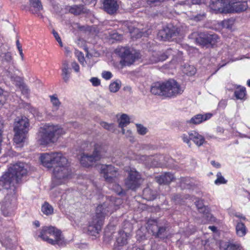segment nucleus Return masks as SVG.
Returning a JSON list of instances; mask_svg holds the SVG:
<instances>
[{
  "label": "nucleus",
  "mask_w": 250,
  "mask_h": 250,
  "mask_svg": "<svg viewBox=\"0 0 250 250\" xmlns=\"http://www.w3.org/2000/svg\"><path fill=\"white\" fill-rule=\"evenodd\" d=\"M30 4L31 6L39 11L42 8L41 2L40 0H30Z\"/></svg>",
  "instance_id": "obj_38"
},
{
  "label": "nucleus",
  "mask_w": 250,
  "mask_h": 250,
  "mask_svg": "<svg viewBox=\"0 0 250 250\" xmlns=\"http://www.w3.org/2000/svg\"><path fill=\"white\" fill-rule=\"evenodd\" d=\"M180 185L183 188H186V186H191L190 179L188 177H182L181 179Z\"/></svg>",
  "instance_id": "obj_43"
},
{
  "label": "nucleus",
  "mask_w": 250,
  "mask_h": 250,
  "mask_svg": "<svg viewBox=\"0 0 250 250\" xmlns=\"http://www.w3.org/2000/svg\"><path fill=\"white\" fill-rule=\"evenodd\" d=\"M217 179L215 180L214 183L217 185L221 184H225L227 182V180H226L224 177L222 175L220 172H218L216 175Z\"/></svg>",
  "instance_id": "obj_36"
},
{
  "label": "nucleus",
  "mask_w": 250,
  "mask_h": 250,
  "mask_svg": "<svg viewBox=\"0 0 250 250\" xmlns=\"http://www.w3.org/2000/svg\"><path fill=\"white\" fill-rule=\"evenodd\" d=\"M196 72V68L193 65H188L187 67H185L184 73L187 75L192 76Z\"/></svg>",
  "instance_id": "obj_41"
},
{
  "label": "nucleus",
  "mask_w": 250,
  "mask_h": 250,
  "mask_svg": "<svg viewBox=\"0 0 250 250\" xmlns=\"http://www.w3.org/2000/svg\"><path fill=\"white\" fill-rule=\"evenodd\" d=\"M8 72L9 73V77L11 79V80L13 82H16V84L19 85L20 86H21V78L18 76L12 75V74H10V70H8Z\"/></svg>",
  "instance_id": "obj_44"
},
{
  "label": "nucleus",
  "mask_w": 250,
  "mask_h": 250,
  "mask_svg": "<svg viewBox=\"0 0 250 250\" xmlns=\"http://www.w3.org/2000/svg\"><path fill=\"white\" fill-rule=\"evenodd\" d=\"M172 200L174 201L175 204H182V197L180 195H174L172 197Z\"/></svg>",
  "instance_id": "obj_50"
},
{
  "label": "nucleus",
  "mask_w": 250,
  "mask_h": 250,
  "mask_svg": "<svg viewBox=\"0 0 250 250\" xmlns=\"http://www.w3.org/2000/svg\"><path fill=\"white\" fill-rule=\"evenodd\" d=\"M1 210L5 216H10L12 213L13 207L9 196H6L4 201L1 203Z\"/></svg>",
  "instance_id": "obj_19"
},
{
  "label": "nucleus",
  "mask_w": 250,
  "mask_h": 250,
  "mask_svg": "<svg viewBox=\"0 0 250 250\" xmlns=\"http://www.w3.org/2000/svg\"><path fill=\"white\" fill-rule=\"evenodd\" d=\"M71 66L72 68L75 70L76 72H79L80 70V67L79 64L75 62H72Z\"/></svg>",
  "instance_id": "obj_53"
},
{
  "label": "nucleus",
  "mask_w": 250,
  "mask_h": 250,
  "mask_svg": "<svg viewBox=\"0 0 250 250\" xmlns=\"http://www.w3.org/2000/svg\"><path fill=\"white\" fill-rule=\"evenodd\" d=\"M122 200L120 198H112L109 202H105L99 205L96 210V215L89 222L88 226V231L91 235H96L101 230L104 221L106 216L112 214L119 208L122 204Z\"/></svg>",
  "instance_id": "obj_2"
},
{
  "label": "nucleus",
  "mask_w": 250,
  "mask_h": 250,
  "mask_svg": "<svg viewBox=\"0 0 250 250\" xmlns=\"http://www.w3.org/2000/svg\"><path fill=\"white\" fill-rule=\"evenodd\" d=\"M1 241V243L2 244V245H4L5 247H7V248H10V246H11V239L9 238L8 237V238H1V240H0Z\"/></svg>",
  "instance_id": "obj_48"
},
{
  "label": "nucleus",
  "mask_w": 250,
  "mask_h": 250,
  "mask_svg": "<svg viewBox=\"0 0 250 250\" xmlns=\"http://www.w3.org/2000/svg\"><path fill=\"white\" fill-rule=\"evenodd\" d=\"M248 8L247 0H231L229 5L228 12L240 13L246 10Z\"/></svg>",
  "instance_id": "obj_16"
},
{
  "label": "nucleus",
  "mask_w": 250,
  "mask_h": 250,
  "mask_svg": "<svg viewBox=\"0 0 250 250\" xmlns=\"http://www.w3.org/2000/svg\"><path fill=\"white\" fill-rule=\"evenodd\" d=\"M246 95L245 87H241L236 89L234 91V95L237 99L244 100Z\"/></svg>",
  "instance_id": "obj_31"
},
{
  "label": "nucleus",
  "mask_w": 250,
  "mask_h": 250,
  "mask_svg": "<svg viewBox=\"0 0 250 250\" xmlns=\"http://www.w3.org/2000/svg\"><path fill=\"white\" fill-rule=\"evenodd\" d=\"M136 127L137 129V132L140 135H145L147 131V129L146 127L144 126L141 124H136Z\"/></svg>",
  "instance_id": "obj_42"
},
{
  "label": "nucleus",
  "mask_w": 250,
  "mask_h": 250,
  "mask_svg": "<svg viewBox=\"0 0 250 250\" xmlns=\"http://www.w3.org/2000/svg\"><path fill=\"white\" fill-rule=\"evenodd\" d=\"M237 235L240 237H243L247 233V229L244 223L238 222L235 227Z\"/></svg>",
  "instance_id": "obj_27"
},
{
  "label": "nucleus",
  "mask_w": 250,
  "mask_h": 250,
  "mask_svg": "<svg viewBox=\"0 0 250 250\" xmlns=\"http://www.w3.org/2000/svg\"><path fill=\"white\" fill-rule=\"evenodd\" d=\"M147 229L148 232L155 238L164 240L169 235L167 227L156 221L148 222Z\"/></svg>",
  "instance_id": "obj_11"
},
{
  "label": "nucleus",
  "mask_w": 250,
  "mask_h": 250,
  "mask_svg": "<svg viewBox=\"0 0 250 250\" xmlns=\"http://www.w3.org/2000/svg\"><path fill=\"white\" fill-rule=\"evenodd\" d=\"M3 128V122L1 118L0 117V153H1V143H2V129Z\"/></svg>",
  "instance_id": "obj_52"
},
{
  "label": "nucleus",
  "mask_w": 250,
  "mask_h": 250,
  "mask_svg": "<svg viewBox=\"0 0 250 250\" xmlns=\"http://www.w3.org/2000/svg\"><path fill=\"white\" fill-rule=\"evenodd\" d=\"M164 0H147V2L148 4H151L158 2H162Z\"/></svg>",
  "instance_id": "obj_59"
},
{
  "label": "nucleus",
  "mask_w": 250,
  "mask_h": 250,
  "mask_svg": "<svg viewBox=\"0 0 250 250\" xmlns=\"http://www.w3.org/2000/svg\"><path fill=\"white\" fill-rule=\"evenodd\" d=\"M206 14L204 12H200L197 14H193L190 16V19L194 21H199L204 20Z\"/></svg>",
  "instance_id": "obj_34"
},
{
  "label": "nucleus",
  "mask_w": 250,
  "mask_h": 250,
  "mask_svg": "<svg viewBox=\"0 0 250 250\" xmlns=\"http://www.w3.org/2000/svg\"><path fill=\"white\" fill-rule=\"evenodd\" d=\"M0 56L2 59V62L3 63L6 62L10 65L14 66V63L11 54L10 52L2 53Z\"/></svg>",
  "instance_id": "obj_29"
},
{
  "label": "nucleus",
  "mask_w": 250,
  "mask_h": 250,
  "mask_svg": "<svg viewBox=\"0 0 250 250\" xmlns=\"http://www.w3.org/2000/svg\"><path fill=\"white\" fill-rule=\"evenodd\" d=\"M207 139H215L216 138V137L215 136H214L213 135H209L208 134H206V137H205Z\"/></svg>",
  "instance_id": "obj_63"
},
{
  "label": "nucleus",
  "mask_w": 250,
  "mask_h": 250,
  "mask_svg": "<svg viewBox=\"0 0 250 250\" xmlns=\"http://www.w3.org/2000/svg\"><path fill=\"white\" fill-rule=\"evenodd\" d=\"M52 33L56 41L60 40V39H61V38L59 37L58 33L55 30H53Z\"/></svg>",
  "instance_id": "obj_60"
},
{
  "label": "nucleus",
  "mask_w": 250,
  "mask_h": 250,
  "mask_svg": "<svg viewBox=\"0 0 250 250\" xmlns=\"http://www.w3.org/2000/svg\"><path fill=\"white\" fill-rule=\"evenodd\" d=\"M116 53L121 58L120 64L122 65L129 66L132 64L136 60L140 58V52L132 51L129 47H120L116 49Z\"/></svg>",
  "instance_id": "obj_10"
},
{
  "label": "nucleus",
  "mask_w": 250,
  "mask_h": 250,
  "mask_svg": "<svg viewBox=\"0 0 250 250\" xmlns=\"http://www.w3.org/2000/svg\"><path fill=\"white\" fill-rule=\"evenodd\" d=\"M143 196L144 199L148 201L153 200L156 197V193L149 188H145L143 191Z\"/></svg>",
  "instance_id": "obj_25"
},
{
  "label": "nucleus",
  "mask_w": 250,
  "mask_h": 250,
  "mask_svg": "<svg viewBox=\"0 0 250 250\" xmlns=\"http://www.w3.org/2000/svg\"><path fill=\"white\" fill-rule=\"evenodd\" d=\"M50 101L53 106L56 107L57 109L61 105V102L58 98L56 95H53L50 96Z\"/></svg>",
  "instance_id": "obj_37"
},
{
  "label": "nucleus",
  "mask_w": 250,
  "mask_h": 250,
  "mask_svg": "<svg viewBox=\"0 0 250 250\" xmlns=\"http://www.w3.org/2000/svg\"><path fill=\"white\" fill-rule=\"evenodd\" d=\"M182 139L184 142L188 144L190 146V141L191 140L190 139V132H188V134H184L181 136Z\"/></svg>",
  "instance_id": "obj_47"
},
{
  "label": "nucleus",
  "mask_w": 250,
  "mask_h": 250,
  "mask_svg": "<svg viewBox=\"0 0 250 250\" xmlns=\"http://www.w3.org/2000/svg\"><path fill=\"white\" fill-rule=\"evenodd\" d=\"M222 25L223 28H225L229 29H231L232 27L231 21L229 20L223 21H222Z\"/></svg>",
  "instance_id": "obj_46"
},
{
  "label": "nucleus",
  "mask_w": 250,
  "mask_h": 250,
  "mask_svg": "<svg viewBox=\"0 0 250 250\" xmlns=\"http://www.w3.org/2000/svg\"><path fill=\"white\" fill-rule=\"evenodd\" d=\"M39 236L52 245L63 247L66 244L65 240L62 235V231L51 226L43 227Z\"/></svg>",
  "instance_id": "obj_6"
},
{
  "label": "nucleus",
  "mask_w": 250,
  "mask_h": 250,
  "mask_svg": "<svg viewBox=\"0 0 250 250\" xmlns=\"http://www.w3.org/2000/svg\"><path fill=\"white\" fill-rule=\"evenodd\" d=\"M121 83L119 80H116L113 83H111L109 85V88L111 92H116L118 91L121 87Z\"/></svg>",
  "instance_id": "obj_33"
},
{
  "label": "nucleus",
  "mask_w": 250,
  "mask_h": 250,
  "mask_svg": "<svg viewBox=\"0 0 250 250\" xmlns=\"http://www.w3.org/2000/svg\"><path fill=\"white\" fill-rule=\"evenodd\" d=\"M119 7V0H103L104 10L109 15L116 13Z\"/></svg>",
  "instance_id": "obj_18"
},
{
  "label": "nucleus",
  "mask_w": 250,
  "mask_h": 250,
  "mask_svg": "<svg viewBox=\"0 0 250 250\" xmlns=\"http://www.w3.org/2000/svg\"><path fill=\"white\" fill-rule=\"evenodd\" d=\"M90 81L92 85L94 86H98L100 85L101 82L100 79L96 77H92L90 79Z\"/></svg>",
  "instance_id": "obj_51"
},
{
  "label": "nucleus",
  "mask_w": 250,
  "mask_h": 250,
  "mask_svg": "<svg viewBox=\"0 0 250 250\" xmlns=\"http://www.w3.org/2000/svg\"><path fill=\"white\" fill-rule=\"evenodd\" d=\"M151 92L154 95L172 98L181 94L184 89L175 80L169 79L165 82H156L151 86Z\"/></svg>",
  "instance_id": "obj_5"
},
{
  "label": "nucleus",
  "mask_w": 250,
  "mask_h": 250,
  "mask_svg": "<svg viewBox=\"0 0 250 250\" xmlns=\"http://www.w3.org/2000/svg\"><path fill=\"white\" fill-rule=\"evenodd\" d=\"M41 210L44 214L47 216L52 215L54 213L53 207L47 202H45L42 205Z\"/></svg>",
  "instance_id": "obj_26"
},
{
  "label": "nucleus",
  "mask_w": 250,
  "mask_h": 250,
  "mask_svg": "<svg viewBox=\"0 0 250 250\" xmlns=\"http://www.w3.org/2000/svg\"><path fill=\"white\" fill-rule=\"evenodd\" d=\"M224 250H244L242 247L239 244H233L229 243Z\"/></svg>",
  "instance_id": "obj_35"
},
{
  "label": "nucleus",
  "mask_w": 250,
  "mask_h": 250,
  "mask_svg": "<svg viewBox=\"0 0 250 250\" xmlns=\"http://www.w3.org/2000/svg\"><path fill=\"white\" fill-rule=\"evenodd\" d=\"M210 163L215 167L219 168L221 167L220 164L218 162H216L215 161H211Z\"/></svg>",
  "instance_id": "obj_58"
},
{
  "label": "nucleus",
  "mask_w": 250,
  "mask_h": 250,
  "mask_svg": "<svg viewBox=\"0 0 250 250\" xmlns=\"http://www.w3.org/2000/svg\"><path fill=\"white\" fill-rule=\"evenodd\" d=\"M122 128V133L123 134H125L126 136L129 137L130 136L131 134V131L129 130H127L126 133L125 132V129H124V127L121 128Z\"/></svg>",
  "instance_id": "obj_57"
},
{
  "label": "nucleus",
  "mask_w": 250,
  "mask_h": 250,
  "mask_svg": "<svg viewBox=\"0 0 250 250\" xmlns=\"http://www.w3.org/2000/svg\"><path fill=\"white\" fill-rule=\"evenodd\" d=\"M170 49H168L165 53L159 54V56L157 57V59L154 60V62H163L166 60L168 58V56L169 55V53L171 52Z\"/></svg>",
  "instance_id": "obj_32"
},
{
  "label": "nucleus",
  "mask_w": 250,
  "mask_h": 250,
  "mask_svg": "<svg viewBox=\"0 0 250 250\" xmlns=\"http://www.w3.org/2000/svg\"><path fill=\"white\" fill-rule=\"evenodd\" d=\"M174 178L173 175L170 172H165L156 177L157 183L160 184L170 183Z\"/></svg>",
  "instance_id": "obj_23"
},
{
  "label": "nucleus",
  "mask_w": 250,
  "mask_h": 250,
  "mask_svg": "<svg viewBox=\"0 0 250 250\" xmlns=\"http://www.w3.org/2000/svg\"><path fill=\"white\" fill-rule=\"evenodd\" d=\"M192 4H199L201 3V0H191Z\"/></svg>",
  "instance_id": "obj_62"
},
{
  "label": "nucleus",
  "mask_w": 250,
  "mask_h": 250,
  "mask_svg": "<svg viewBox=\"0 0 250 250\" xmlns=\"http://www.w3.org/2000/svg\"><path fill=\"white\" fill-rule=\"evenodd\" d=\"M141 183V176L134 169H131L125 181L126 187L130 189L135 190L139 188Z\"/></svg>",
  "instance_id": "obj_13"
},
{
  "label": "nucleus",
  "mask_w": 250,
  "mask_h": 250,
  "mask_svg": "<svg viewBox=\"0 0 250 250\" xmlns=\"http://www.w3.org/2000/svg\"><path fill=\"white\" fill-rule=\"evenodd\" d=\"M76 55L80 63L83 65H84L85 58L82 52L77 51L76 53Z\"/></svg>",
  "instance_id": "obj_45"
},
{
  "label": "nucleus",
  "mask_w": 250,
  "mask_h": 250,
  "mask_svg": "<svg viewBox=\"0 0 250 250\" xmlns=\"http://www.w3.org/2000/svg\"><path fill=\"white\" fill-rule=\"evenodd\" d=\"M101 173L105 180L109 183L116 182L118 171L111 165H102L100 169Z\"/></svg>",
  "instance_id": "obj_14"
},
{
  "label": "nucleus",
  "mask_w": 250,
  "mask_h": 250,
  "mask_svg": "<svg viewBox=\"0 0 250 250\" xmlns=\"http://www.w3.org/2000/svg\"><path fill=\"white\" fill-rule=\"evenodd\" d=\"M115 186L118 189V194L121 195L124 193V192L123 191V189L119 185L115 184Z\"/></svg>",
  "instance_id": "obj_56"
},
{
  "label": "nucleus",
  "mask_w": 250,
  "mask_h": 250,
  "mask_svg": "<svg viewBox=\"0 0 250 250\" xmlns=\"http://www.w3.org/2000/svg\"><path fill=\"white\" fill-rule=\"evenodd\" d=\"M62 71V76L64 82L67 83L70 79L71 69L69 66V63L67 61H63L61 67Z\"/></svg>",
  "instance_id": "obj_21"
},
{
  "label": "nucleus",
  "mask_w": 250,
  "mask_h": 250,
  "mask_svg": "<svg viewBox=\"0 0 250 250\" xmlns=\"http://www.w3.org/2000/svg\"><path fill=\"white\" fill-rule=\"evenodd\" d=\"M27 166L23 163L18 162L8 169L0 178V190L3 189H8L15 184H19L21 178L27 173Z\"/></svg>",
  "instance_id": "obj_3"
},
{
  "label": "nucleus",
  "mask_w": 250,
  "mask_h": 250,
  "mask_svg": "<svg viewBox=\"0 0 250 250\" xmlns=\"http://www.w3.org/2000/svg\"><path fill=\"white\" fill-rule=\"evenodd\" d=\"M29 121L27 118L22 117L21 119H16L14 127V141L16 144H19L24 142L29 130Z\"/></svg>",
  "instance_id": "obj_8"
},
{
  "label": "nucleus",
  "mask_w": 250,
  "mask_h": 250,
  "mask_svg": "<svg viewBox=\"0 0 250 250\" xmlns=\"http://www.w3.org/2000/svg\"><path fill=\"white\" fill-rule=\"evenodd\" d=\"M190 139L198 146H202L206 142L205 137L196 131H190Z\"/></svg>",
  "instance_id": "obj_22"
},
{
  "label": "nucleus",
  "mask_w": 250,
  "mask_h": 250,
  "mask_svg": "<svg viewBox=\"0 0 250 250\" xmlns=\"http://www.w3.org/2000/svg\"><path fill=\"white\" fill-rule=\"evenodd\" d=\"M105 152V150L104 145L101 143H97L94 146L92 154H83L81 156L80 163L83 167H90L93 165L94 163L99 161Z\"/></svg>",
  "instance_id": "obj_9"
},
{
  "label": "nucleus",
  "mask_w": 250,
  "mask_h": 250,
  "mask_svg": "<svg viewBox=\"0 0 250 250\" xmlns=\"http://www.w3.org/2000/svg\"><path fill=\"white\" fill-rule=\"evenodd\" d=\"M69 12L74 15H80L84 12V6L82 5H74L70 8Z\"/></svg>",
  "instance_id": "obj_30"
},
{
  "label": "nucleus",
  "mask_w": 250,
  "mask_h": 250,
  "mask_svg": "<svg viewBox=\"0 0 250 250\" xmlns=\"http://www.w3.org/2000/svg\"><path fill=\"white\" fill-rule=\"evenodd\" d=\"M195 204L199 211L203 214L204 220L202 221L203 223H207L213 220L212 215L210 213L208 208L204 205L202 200L198 199L195 202Z\"/></svg>",
  "instance_id": "obj_17"
},
{
  "label": "nucleus",
  "mask_w": 250,
  "mask_h": 250,
  "mask_svg": "<svg viewBox=\"0 0 250 250\" xmlns=\"http://www.w3.org/2000/svg\"><path fill=\"white\" fill-rule=\"evenodd\" d=\"M226 102L225 101H220L218 104L219 106L222 107L223 108L226 106Z\"/></svg>",
  "instance_id": "obj_61"
},
{
  "label": "nucleus",
  "mask_w": 250,
  "mask_h": 250,
  "mask_svg": "<svg viewBox=\"0 0 250 250\" xmlns=\"http://www.w3.org/2000/svg\"><path fill=\"white\" fill-rule=\"evenodd\" d=\"M40 159L42 165L47 168L55 166L52 179L54 186L65 183L71 177V170L68 166V160L62 153L42 154Z\"/></svg>",
  "instance_id": "obj_1"
},
{
  "label": "nucleus",
  "mask_w": 250,
  "mask_h": 250,
  "mask_svg": "<svg viewBox=\"0 0 250 250\" xmlns=\"http://www.w3.org/2000/svg\"><path fill=\"white\" fill-rule=\"evenodd\" d=\"M212 114L211 113H206L204 114H197L194 116L190 120L187 121L189 124L198 125L207 121L211 118Z\"/></svg>",
  "instance_id": "obj_20"
},
{
  "label": "nucleus",
  "mask_w": 250,
  "mask_h": 250,
  "mask_svg": "<svg viewBox=\"0 0 250 250\" xmlns=\"http://www.w3.org/2000/svg\"><path fill=\"white\" fill-rule=\"evenodd\" d=\"M158 56H159V53H154L150 58V62L152 63H157V62H154L153 61L154 60L157 59V57H158Z\"/></svg>",
  "instance_id": "obj_54"
},
{
  "label": "nucleus",
  "mask_w": 250,
  "mask_h": 250,
  "mask_svg": "<svg viewBox=\"0 0 250 250\" xmlns=\"http://www.w3.org/2000/svg\"><path fill=\"white\" fill-rule=\"evenodd\" d=\"M119 127H125L130 123V118L126 114H123L118 119Z\"/></svg>",
  "instance_id": "obj_28"
},
{
  "label": "nucleus",
  "mask_w": 250,
  "mask_h": 250,
  "mask_svg": "<svg viewBox=\"0 0 250 250\" xmlns=\"http://www.w3.org/2000/svg\"><path fill=\"white\" fill-rule=\"evenodd\" d=\"M102 77L104 79L106 80H108L110 79L112 76L113 75L110 71H103L102 74Z\"/></svg>",
  "instance_id": "obj_49"
},
{
  "label": "nucleus",
  "mask_w": 250,
  "mask_h": 250,
  "mask_svg": "<svg viewBox=\"0 0 250 250\" xmlns=\"http://www.w3.org/2000/svg\"><path fill=\"white\" fill-rule=\"evenodd\" d=\"M129 233L125 232L123 230H120L118 233V236L117 238V242L120 246L125 245L127 243V239Z\"/></svg>",
  "instance_id": "obj_24"
},
{
  "label": "nucleus",
  "mask_w": 250,
  "mask_h": 250,
  "mask_svg": "<svg viewBox=\"0 0 250 250\" xmlns=\"http://www.w3.org/2000/svg\"><path fill=\"white\" fill-rule=\"evenodd\" d=\"M64 133L63 129L59 125L45 124L39 128L37 141L41 146H47L56 142L59 137Z\"/></svg>",
  "instance_id": "obj_4"
},
{
  "label": "nucleus",
  "mask_w": 250,
  "mask_h": 250,
  "mask_svg": "<svg viewBox=\"0 0 250 250\" xmlns=\"http://www.w3.org/2000/svg\"><path fill=\"white\" fill-rule=\"evenodd\" d=\"M138 157L137 159L148 167H159L164 163V157L162 155L154 156L142 155Z\"/></svg>",
  "instance_id": "obj_12"
},
{
  "label": "nucleus",
  "mask_w": 250,
  "mask_h": 250,
  "mask_svg": "<svg viewBox=\"0 0 250 250\" xmlns=\"http://www.w3.org/2000/svg\"><path fill=\"white\" fill-rule=\"evenodd\" d=\"M188 38L195 39L197 43L207 48L217 46V44L220 41V38L217 34L208 32H193L189 35Z\"/></svg>",
  "instance_id": "obj_7"
},
{
  "label": "nucleus",
  "mask_w": 250,
  "mask_h": 250,
  "mask_svg": "<svg viewBox=\"0 0 250 250\" xmlns=\"http://www.w3.org/2000/svg\"><path fill=\"white\" fill-rule=\"evenodd\" d=\"M181 4L191 6L192 5L191 0H185L180 2Z\"/></svg>",
  "instance_id": "obj_55"
},
{
  "label": "nucleus",
  "mask_w": 250,
  "mask_h": 250,
  "mask_svg": "<svg viewBox=\"0 0 250 250\" xmlns=\"http://www.w3.org/2000/svg\"><path fill=\"white\" fill-rule=\"evenodd\" d=\"M16 45L18 50L22 48L21 45L19 40L16 41Z\"/></svg>",
  "instance_id": "obj_64"
},
{
  "label": "nucleus",
  "mask_w": 250,
  "mask_h": 250,
  "mask_svg": "<svg viewBox=\"0 0 250 250\" xmlns=\"http://www.w3.org/2000/svg\"><path fill=\"white\" fill-rule=\"evenodd\" d=\"M8 93L0 87V105H2L7 100Z\"/></svg>",
  "instance_id": "obj_39"
},
{
  "label": "nucleus",
  "mask_w": 250,
  "mask_h": 250,
  "mask_svg": "<svg viewBox=\"0 0 250 250\" xmlns=\"http://www.w3.org/2000/svg\"><path fill=\"white\" fill-rule=\"evenodd\" d=\"M179 34V29L172 25L163 27L158 33V37L161 40H169L173 37H176Z\"/></svg>",
  "instance_id": "obj_15"
},
{
  "label": "nucleus",
  "mask_w": 250,
  "mask_h": 250,
  "mask_svg": "<svg viewBox=\"0 0 250 250\" xmlns=\"http://www.w3.org/2000/svg\"><path fill=\"white\" fill-rule=\"evenodd\" d=\"M101 126L106 130L111 131H114L115 128V125L114 124H108L104 122H102L100 123Z\"/></svg>",
  "instance_id": "obj_40"
}]
</instances>
